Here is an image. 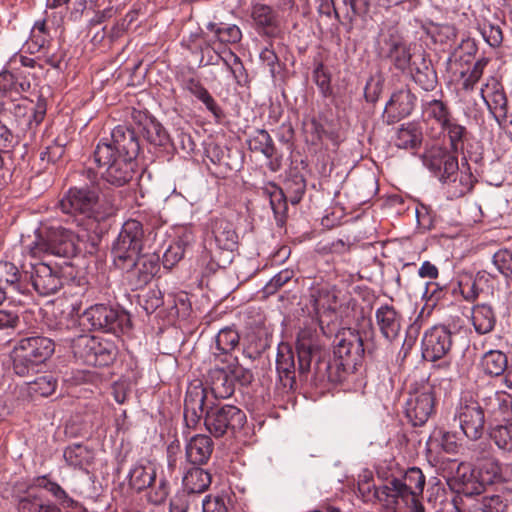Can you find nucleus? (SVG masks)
Wrapping results in <instances>:
<instances>
[{"instance_id": "obj_13", "label": "nucleus", "mask_w": 512, "mask_h": 512, "mask_svg": "<svg viewBox=\"0 0 512 512\" xmlns=\"http://www.w3.org/2000/svg\"><path fill=\"white\" fill-rule=\"evenodd\" d=\"M452 333L444 325H435L428 329L421 341L422 358L434 363L437 370L447 371L451 367Z\"/></svg>"}, {"instance_id": "obj_48", "label": "nucleus", "mask_w": 512, "mask_h": 512, "mask_svg": "<svg viewBox=\"0 0 512 512\" xmlns=\"http://www.w3.org/2000/svg\"><path fill=\"white\" fill-rule=\"evenodd\" d=\"M248 148L252 152H259L267 159H272L276 155L274 141L267 130L257 129L248 139Z\"/></svg>"}, {"instance_id": "obj_3", "label": "nucleus", "mask_w": 512, "mask_h": 512, "mask_svg": "<svg viewBox=\"0 0 512 512\" xmlns=\"http://www.w3.org/2000/svg\"><path fill=\"white\" fill-rule=\"evenodd\" d=\"M81 175L88 182L69 187L59 200L58 207L77 226L102 235L107 231L108 220L116 215L117 208L111 200L100 196L101 171L87 167Z\"/></svg>"}, {"instance_id": "obj_20", "label": "nucleus", "mask_w": 512, "mask_h": 512, "mask_svg": "<svg viewBox=\"0 0 512 512\" xmlns=\"http://www.w3.org/2000/svg\"><path fill=\"white\" fill-rule=\"evenodd\" d=\"M7 498L15 504L17 512H62L56 503L41 494L31 492V486L24 481L15 482Z\"/></svg>"}, {"instance_id": "obj_32", "label": "nucleus", "mask_w": 512, "mask_h": 512, "mask_svg": "<svg viewBox=\"0 0 512 512\" xmlns=\"http://www.w3.org/2000/svg\"><path fill=\"white\" fill-rule=\"evenodd\" d=\"M482 407L488 417L498 422L512 420V394L505 391H495L482 397Z\"/></svg>"}, {"instance_id": "obj_4", "label": "nucleus", "mask_w": 512, "mask_h": 512, "mask_svg": "<svg viewBox=\"0 0 512 512\" xmlns=\"http://www.w3.org/2000/svg\"><path fill=\"white\" fill-rule=\"evenodd\" d=\"M207 389L201 382L190 383L184 398V422L196 429L203 421L206 431L216 439L235 437L247 423L246 413L232 404H207Z\"/></svg>"}, {"instance_id": "obj_15", "label": "nucleus", "mask_w": 512, "mask_h": 512, "mask_svg": "<svg viewBox=\"0 0 512 512\" xmlns=\"http://www.w3.org/2000/svg\"><path fill=\"white\" fill-rule=\"evenodd\" d=\"M28 271L29 296L34 290L40 296H50L60 291L67 278L62 267L50 265L43 261H30L26 265Z\"/></svg>"}, {"instance_id": "obj_35", "label": "nucleus", "mask_w": 512, "mask_h": 512, "mask_svg": "<svg viewBox=\"0 0 512 512\" xmlns=\"http://www.w3.org/2000/svg\"><path fill=\"white\" fill-rule=\"evenodd\" d=\"M276 370L278 379L284 388L292 389L296 383L295 359L292 348L287 344H280L276 357Z\"/></svg>"}, {"instance_id": "obj_54", "label": "nucleus", "mask_w": 512, "mask_h": 512, "mask_svg": "<svg viewBox=\"0 0 512 512\" xmlns=\"http://www.w3.org/2000/svg\"><path fill=\"white\" fill-rule=\"evenodd\" d=\"M458 153H453L451 150L446 151L445 164L441 163V174L438 179L444 184H455L459 172Z\"/></svg>"}, {"instance_id": "obj_23", "label": "nucleus", "mask_w": 512, "mask_h": 512, "mask_svg": "<svg viewBox=\"0 0 512 512\" xmlns=\"http://www.w3.org/2000/svg\"><path fill=\"white\" fill-rule=\"evenodd\" d=\"M248 16L250 26L259 36L274 39L280 35L281 20L274 7L262 2H252Z\"/></svg>"}, {"instance_id": "obj_9", "label": "nucleus", "mask_w": 512, "mask_h": 512, "mask_svg": "<svg viewBox=\"0 0 512 512\" xmlns=\"http://www.w3.org/2000/svg\"><path fill=\"white\" fill-rule=\"evenodd\" d=\"M377 56L387 61L392 68L405 74L416 55L411 52V45L396 25L383 24L376 39Z\"/></svg>"}, {"instance_id": "obj_21", "label": "nucleus", "mask_w": 512, "mask_h": 512, "mask_svg": "<svg viewBox=\"0 0 512 512\" xmlns=\"http://www.w3.org/2000/svg\"><path fill=\"white\" fill-rule=\"evenodd\" d=\"M27 263L20 267L9 261H0V287L12 301L29 296Z\"/></svg>"}, {"instance_id": "obj_49", "label": "nucleus", "mask_w": 512, "mask_h": 512, "mask_svg": "<svg viewBox=\"0 0 512 512\" xmlns=\"http://www.w3.org/2000/svg\"><path fill=\"white\" fill-rule=\"evenodd\" d=\"M477 30L490 47L497 48L502 44L503 31L499 19L489 20L483 18L477 20Z\"/></svg>"}, {"instance_id": "obj_64", "label": "nucleus", "mask_w": 512, "mask_h": 512, "mask_svg": "<svg viewBox=\"0 0 512 512\" xmlns=\"http://www.w3.org/2000/svg\"><path fill=\"white\" fill-rule=\"evenodd\" d=\"M170 494V482L165 478L161 477L158 480L157 485L154 488H151L148 493L147 499L148 502L153 505H161L163 504Z\"/></svg>"}, {"instance_id": "obj_63", "label": "nucleus", "mask_w": 512, "mask_h": 512, "mask_svg": "<svg viewBox=\"0 0 512 512\" xmlns=\"http://www.w3.org/2000/svg\"><path fill=\"white\" fill-rule=\"evenodd\" d=\"M260 60L262 63L269 68V72L273 79H277L283 72V65L279 60V57L275 53V51L266 47L260 52Z\"/></svg>"}, {"instance_id": "obj_53", "label": "nucleus", "mask_w": 512, "mask_h": 512, "mask_svg": "<svg viewBox=\"0 0 512 512\" xmlns=\"http://www.w3.org/2000/svg\"><path fill=\"white\" fill-rule=\"evenodd\" d=\"M285 187L291 204H298L306 192L307 181L305 176L299 172H292L285 181Z\"/></svg>"}, {"instance_id": "obj_8", "label": "nucleus", "mask_w": 512, "mask_h": 512, "mask_svg": "<svg viewBox=\"0 0 512 512\" xmlns=\"http://www.w3.org/2000/svg\"><path fill=\"white\" fill-rule=\"evenodd\" d=\"M54 351L55 343L48 337L35 335L19 339L10 352L13 372L20 377L37 372Z\"/></svg>"}, {"instance_id": "obj_5", "label": "nucleus", "mask_w": 512, "mask_h": 512, "mask_svg": "<svg viewBox=\"0 0 512 512\" xmlns=\"http://www.w3.org/2000/svg\"><path fill=\"white\" fill-rule=\"evenodd\" d=\"M238 244L239 236L233 222L224 217L209 219L204 231L203 250L197 258L202 275L208 277L229 266Z\"/></svg>"}, {"instance_id": "obj_57", "label": "nucleus", "mask_w": 512, "mask_h": 512, "mask_svg": "<svg viewBox=\"0 0 512 512\" xmlns=\"http://www.w3.org/2000/svg\"><path fill=\"white\" fill-rule=\"evenodd\" d=\"M66 139L58 136L40 153V160L48 164H55L65 153Z\"/></svg>"}, {"instance_id": "obj_27", "label": "nucleus", "mask_w": 512, "mask_h": 512, "mask_svg": "<svg viewBox=\"0 0 512 512\" xmlns=\"http://www.w3.org/2000/svg\"><path fill=\"white\" fill-rule=\"evenodd\" d=\"M409 78L424 92H433L439 85L437 72L431 59L425 53L414 57L406 73Z\"/></svg>"}, {"instance_id": "obj_28", "label": "nucleus", "mask_w": 512, "mask_h": 512, "mask_svg": "<svg viewBox=\"0 0 512 512\" xmlns=\"http://www.w3.org/2000/svg\"><path fill=\"white\" fill-rule=\"evenodd\" d=\"M195 234L191 228H184L166 247L160 258V264L166 271H171L184 259L185 254L195 243Z\"/></svg>"}, {"instance_id": "obj_38", "label": "nucleus", "mask_w": 512, "mask_h": 512, "mask_svg": "<svg viewBox=\"0 0 512 512\" xmlns=\"http://www.w3.org/2000/svg\"><path fill=\"white\" fill-rule=\"evenodd\" d=\"M206 29L213 35L207 42L209 47L216 42L224 45L237 44L243 37L240 27L233 23L210 21L206 24Z\"/></svg>"}, {"instance_id": "obj_62", "label": "nucleus", "mask_w": 512, "mask_h": 512, "mask_svg": "<svg viewBox=\"0 0 512 512\" xmlns=\"http://www.w3.org/2000/svg\"><path fill=\"white\" fill-rule=\"evenodd\" d=\"M433 441L438 442L441 449L449 454L458 452L460 444L456 433L439 430L434 433Z\"/></svg>"}, {"instance_id": "obj_56", "label": "nucleus", "mask_w": 512, "mask_h": 512, "mask_svg": "<svg viewBox=\"0 0 512 512\" xmlns=\"http://www.w3.org/2000/svg\"><path fill=\"white\" fill-rule=\"evenodd\" d=\"M57 388V379L51 375H43L37 377L33 382L30 383V391L41 397H48L52 395Z\"/></svg>"}, {"instance_id": "obj_17", "label": "nucleus", "mask_w": 512, "mask_h": 512, "mask_svg": "<svg viewBox=\"0 0 512 512\" xmlns=\"http://www.w3.org/2000/svg\"><path fill=\"white\" fill-rule=\"evenodd\" d=\"M392 499L395 505L399 500L412 503V507L422 505L419 497L423 494L426 477L419 467L408 468L401 478H388Z\"/></svg>"}, {"instance_id": "obj_51", "label": "nucleus", "mask_w": 512, "mask_h": 512, "mask_svg": "<svg viewBox=\"0 0 512 512\" xmlns=\"http://www.w3.org/2000/svg\"><path fill=\"white\" fill-rule=\"evenodd\" d=\"M505 464L495 458L483 461L478 468V476L485 485H494L501 482Z\"/></svg>"}, {"instance_id": "obj_31", "label": "nucleus", "mask_w": 512, "mask_h": 512, "mask_svg": "<svg viewBox=\"0 0 512 512\" xmlns=\"http://www.w3.org/2000/svg\"><path fill=\"white\" fill-rule=\"evenodd\" d=\"M376 325L381 335L389 342L395 341L402 327L403 317L393 305L383 304L375 311Z\"/></svg>"}, {"instance_id": "obj_6", "label": "nucleus", "mask_w": 512, "mask_h": 512, "mask_svg": "<svg viewBox=\"0 0 512 512\" xmlns=\"http://www.w3.org/2000/svg\"><path fill=\"white\" fill-rule=\"evenodd\" d=\"M319 299L320 287L313 281L304 304L312 323L300 329L296 341L298 372L300 377L306 379L311 372L312 364L316 372L320 364V335L317 331L320 327Z\"/></svg>"}, {"instance_id": "obj_41", "label": "nucleus", "mask_w": 512, "mask_h": 512, "mask_svg": "<svg viewBox=\"0 0 512 512\" xmlns=\"http://www.w3.org/2000/svg\"><path fill=\"white\" fill-rule=\"evenodd\" d=\"M239 340L240 336L235 329L231 327L221 329L215 337V347L212 352L215 359L222 363L229 362L228 357L238 346Z\"/></svg>"}, {"instance_id": "obj_55", "label": "nucleus", "mask_w": 512, "mask_h": 512, "mask_svg": "<svg viewBox=\"0 0 512 512\" xmlns=\"http://www.w3.org/2000/svg\"><path fill=\"white\" fill-rule=\"evenodd\" d=\"M447 148L432 147L427 150L423 155V164L427 167L437 178L441 174V163L445 164V153Z\"/></svg>"}, {"instance_id": "obj_18", "label": "nucleus", "mask_w": 512, "mask_h": 512, "mask_svg": "<svg viewBox=\"0 0 512 512\" xmlns=\"http://www.w3.org/2000/svg\"><path fill=\"white\" fill-rule=\"evenodd\" d=\"M454 419L459 422L463 434L470 440L482 437L485 414L482 405L472 395H464L456 407Z\"/></svg>"}, {"instance_id": "obj_52", "label": "nucleus", "mask_w": 512, "mask_h": 512, "mask_svg": "<svg viewBox=\"0 0 512 512\" xmlns=\"http://www.w3.org/2000/svg\"><path fill=\"white\" fill-rule=\"evenodd\" d=\"M330 4L337 18L343 16L351 19L367 10L366 0H330Z\"/></svg>"}, {"instance_id": "obj_14", "label": "nucleus", "mask_w": 512, "mask_h": 512, "mask_svg": "<svg viewBox=\"0 0 512 512\" xmlns=\"http://www.w3.org/2000/svg\"><path fill=\"white\" fill-rule=\"evenodd\" d=\"M434 412V385L428 379L412 383L404 406L408 421L415 427L423 426Z\"/></svg>"}, {"instance_id": "obj_19", "label": "nucleus", "mask_w": 512, "mask_h": 512, "mask_svg": "<svg viewBox=\"0 0 512 512\" xmlns=\"http://www.w3.org/2000/svg\"><path fill=\"white\" fill-rule=\"evenodd\" d=\"M119 269L125 272L131 289L139 290L147 286L160 271V256L157 252L140 253L133 259L130 267Z\"/></svg>"}, {"instance_id": "obj_60", "label": "nucleus", "mask_w": 512, "mask_h": 512, "mask_svg": "<svg viewBox=\"0 0 512 512\" xmlns=\"http://www.w3.org/2000/svg\"><path fill=\"white\" fill-rule=\"evenodd\" d=\"M193 96L205 106L207 111L213 115L216 121H220L222 118H224L225 114L223 109L218 105L214 97L205 86Z\"/></svg>"}, {"instance_id": "obj_47", "label": "nucleus", "mask_w": 512, "mask_h": 512, "mask_svg": "<svg viewBox=\"0 0 512 512\" xmlns=\"http://www.w3.org/2000/svg\"><path fill=\"white\" fill-rule=\"evenodd\" d=\"M441 130L449 139L450 150L453 153H463L464 142L467 140L469 135L467 128L460 124L454 117L447 124L441 127Z\"/></svg>"}, {"instance_id": "obj_45", "label": "nucleus", "mask_w": 512, "mask_h": 512, "mask_svg": "<svg viewBox=\"0 0 512 512\" xmlns=\"http://www.w3.org/2000/svg\"><path fill=\"white\" fill-rule=\"evenodd\" d=\"M423 140L421 128L414 122L401 125L398 129L395 145L406 150H415L420 147Z\"/></svg>"}, {"instance_id": "obj_37", "label": "nucleus", "mask_w": 512, "mask_h": 512, "mask_svg": "<svg viewBox=\"0 0 512 512\" xmlns=\"http://www.w3.org/2000/svg\"><path fill=\"white\" fill-rule=\"evenodd\" d=\"M264 197L269 198L270 206L278 227H283L288 218V196L274 182H268L261 188Z\"/></svg>"}, {"instance_id": "obj_46", "label": "nucleus", "mask_w": 512, "mask_h": 512, "mask_svg": "<svg viewBox=\"0 0 512 512\" xmlns=\"http://www.w3.org/2000/svg\"><path fill=\"white\" fill-rule=\"evenodd\" d=\"M63 457L67 465L74 468L85 469L93 463L94 453L89 447L75 443L65 448Z\"/></svg>"}, {"instance_id": "obj_11", "label": "nucleus", "mask_w": 512, "mask_h": 512, "mask_svg": "<svg viewBox=\"0 0 512 512\" xmlns=\"http://www.w3.org/2000/svg\"><path fill=\"white\" fill-rule=\"evenodd\" d=\"M65 340L70 341L74 358L88 366L107 367L116 360L118 354L115 343L102 337L78 335Z\"/></svg>"}, {"instance_id": "obj_36", "label": "nucleus", "mask_w": 512, "mask_h": 512, "mask_svg": "<svg viewBox=\"0 0 512 512\" xmlns=\"http://www.w3.org/2000/svg\"><path fill=\"white\" fill-rule=\"evenodd\" d=\"M357 490L358 496L363 502L372 503L379 501L387 507L395 505V500L391 496L388 479L383 485L376 487L372 476H365L363 480L358 482Z\"/></svg>"}, {"instance_id": "obj_12", "label": "nucleus", "mask_w": 512, "mask_h": 512, "mask_svg": "<svg viewBox=\"0 0 512 512\" xmlns=\"http://www.w3.org/2000/svg\"><path fill=\"white\" fill-rule=\"evenodd\" d=\"M80 252L79 238L70 229L62 226H49L44 228L36 237L31 247V256L41 254L54 255L63 258H72Z\"/></svg>"}, {"instance_id": "obj_58", "label": "nucleus", "mask_w": 512, "mask_h": 512, "mask_svg": "<svg viewBox=\"0 0 512 512\" xmlns=\"http://www.w3.org/2000/svg\"><path fill=\"white\" fill-rule=\"evenodd\" d=\"M488 63L489 59L482 57L474 63L472 69L468 73L462 72V88L464 90L469 91L474 89V86L481 79L483 71Z\"/></svg>"}, {"instance_id": "obj_50", "label": "nucleus", "mask_w": 512, "mask_h": 512, "mask_svg": "<svg viewBox=\"0 0 512 512\" xmlns=\"http://www.w3.org/2000/svg\"><path fill=\"white\" fill-rule=\"evenodd\" d=\"M489 437L499 450L504 453L512 452V420L505 424L490 427Z\"/></svg>"}, {"instance_id": "obj_30", "label": "nucleus", "mask_w": 512, "mask_h": 512, "mask_svg": "<svg viewBox=\"0 0 512 512\" xmlns=\"http://www.w3.org/2000/svg\"><path fill=\"white\" fill-rule=\"evenodd\" d=\"M479 367L486 376H504V384L512 389V368H508V358L504 352L493 349L485 352L480 358Z\"/></svg>"}, {"instance_id": "obj_59", "label": "nucleus", "mask_w": 512, "mask_h": 512, "mask_svg": "<svg viewBox=\"0 0 512 512\" xmlns=\"http://www.w3.org/2000/svg\"><path fill=\"white\" fill-rule=\"evenodd\" d=\"M424 296L427 301L436 305L440 301L448 300L447 282L429 281L426 283Z\"/></svg>"}, {"instance_id": "obj_42", "label": "nucleus", "mask_w": 512, "mask_h": 512, "mask_svg": "<svg viewBox=\"0 0 512 512\" xmlns=\"http://www.w3.org/2000/svg\"><path fill=\"white\" fill-rule=\"evenodd\" d=\"M182 482L184 490L189 494H200L210 487L212 476L202 465H192L185 472Z\"/></svg>"}, {"instance_id": "obj_39", "label": "nucleus", "mask_w": 512, "mask_h": 512, "mask_svg": "<svg viewBox=\"0 0 512 512\" xmlns=\"http://www.w3.org/2000/svg\"><path fill=\"white\" fill-rule=\"evenodd\" d=\"M156 468L150 462L140 461L136 463L128 473V485L139 493L150 488L156 482Z\"/></svg>"}, {"instance_id": "obj_2", "label": "nucleus", "mask_w": 512, "mask_h": 512, "mask_svg": "<svg viewBox=\"0 0 512 512\" xmlns=\"http://www.w3.org/2000/svg\"><path fill=\"white\" fill-rule=\"evenodd\" d=\"M140 150V137L130 120L129 124L115 126L109 138H101L91 157L101 170L102 180L119 188L133 180L138 169L137 157Z\"/></svg>"}, {"instance_id": "obj_24", "label": "nucleus", "mask_w": 512, "mask_h": 512, "mask_svg": "<svg viewBox=\"0 0 512 512\" xmlns=\"http://www.w3.org/2000/svg\"><path fill=\"white\" fill-rule=\"evenodd\" d=\"M131 124L134 125L138 136L158 147H166L170 142V136L165 127L148 111L132 108L130 112Z\"/></svg>"}, {"instance_id": "obj_29", "label": "nucleus", "mask_w": 512, "mask_h": 512, "mask_svg": "<svg viewBox=\"0 0 512 512\" xmlns=\"http://www.w3.org/2000/svg\"><path fill=\"white\" fill-rule=\"evenodd\" d=\"M31 73H23L15 67V61H8L0 72V93L21 95L31 89Z\"/></svg>"}, {"instance_id": "obj_43", "label": "nucleus", "mask_w": 512, "mask_h": 512, "mask_svg": "<svg viewBox=\"0 0 512 512\" xmlns=\"http://www.w3.org/2000/svg\"><path fill=\"white\" fill-rule=\"evenodd\" d=\"M496 314L492 306L482 303L472 308V324L479 335L492 332L496 325Z\"/></svg>"}, {"instance_id": "obj_1", "label": "nucleus", "mask_w": 512, "mask_h": 512, "mask_svg": "<svg viewBox=\"0 0 512 512\" xmlns=\"http://www.w3.org/2000/svg\"><path fill=\"white\" fill-rule=\"evenodd\" d=\"M340 306L338 291L333 287L324 293L322 288V348L332 349L326 365L331 383L342 382L348 371L360 363L365 351L360 333L341 326V317L337 313Z\"/></svg>"}, {"instance_id": "obj_7", "label": "nucleus", "mask_w": 512, "mask_h": 512, "mask_svg": "<svg viewBox=\"0 0 512 512\" xmlns=\"http://www.w3.org/2000/svg\"><path fill=\"white\" fill-rule=\"evenodd\" d=\"M157 232L146 223V217L139 215L138 218L126 220L117 238L112 243L111 255L116 268H126L132 265L133 259L142 253L146 243L155 239Z\"/></svg>"}, {"instance_id": "obj_25", "label": "nucleus", "mask_w": 512, "mask_h": 512, "mask_svg": "<svg viewBox=\"0 0 512 512\" xmlns=\"http://www.w3.org/2000/svg\"><path fill=\"white\" fill-rule=\"evenodd\" d=\"M422 119L426 123H433L440 128L454 118L449 102L445 100L442 89L434 95H424L420 99Z\"/></svg>"}, {"instance_id": "obj_34", "label": "nucleus", "mask_w": 512, "mask_h": 512, "mask_svg": "<svg viewBox=\"0 0 512 512\" xmlns=\"http://www.w3.org/2000/svg\"><path fill=\"white\" fill-rule=\"evenodd\" d=\"M213 436L196 434L185 445V458L191 465H206L214 451Z\"/></svg>"}, {"instance_id": "obj_40", "label": "nucleus", "mask_w": 512, "mask_h": 512, "mask_svg": "<svg viewBox=\"0 0 512 512\" xmlns=\"http://www.w3.org/2000/svg\"><path fill=\"white\" fill-rule=\"evenodd\" d=\"M28 484L31 486V490L39 488L47 491L58 503V506L74 508L77 505V502L56 481L52 480L49 475L34 477L32 482Z\"/></svg>"}, {"instance_id": "obj_10", "label": "nucleus", "mask_w": 512, "mask_h": 512, "mask_svg": "<svg viewBox=\"0 0 512 512\" xmlns=\"http://www.w3.org/2000/svg\"><path fill=\"white\" fill-rule=\"evenodd\" d=\"M81 325L89 330L111 333L116 336L132 328L130 314L110 304L97 303L86 308L80 316Z\"/></svg>"}, {"instance_id": "obj_44", "label": "nucleus", "mask_w": 512, "mask_h": 512, "mask_svg": "<svg viewBox=\"0 0 512 512\" xmlns=\"http://www.w3.org/2000/svg\"><path fill=\"white\" fill-rule=\"evenodd\" d=\"M211 390L215 398L226 399L235 392L234 380L224 368H215L209 371Z\"/></svg>"}, {"instance_id": "obj_26", "label": "nucleus", "mask_w": 512, "mask_h": 512, "mask_svg": "<svg viewBox=\"0 0 512 512\" xmlns=\"http://www.w3.org/2000/svg\"><path fill=\"white\" fill-rule=\"evenodd\" d=\"M417 100L416 94L407 86L395 90L385 105L386 122L394 124L410 116L416 107Z\"/></svg>"}, {"instance_id": "obj_22", "label": "nucleus", "mask_w": 512, "mask_h": 512, "mask_svg": "<svg viewBox=\"0 0 512 512\" xmlns=\"http://www.w3.org/2000/svg\"><path fill=\"white\" fill-rule=\"evenodd\" d=\"M301 136L305 157L300 160V165L303 170L312 173L320 164V122L315 114L304 116Z\"/></svg>"}, {"instance_id": "obj_16", "label": "nucleus", "mask_w": 512, "mask_h": 512, "mask_svg": "<svg viewBox=\"0 0 512 512\" xmlns=\"http://www.w3.org/2000/svg\"><path fill=\"white\" fill-rule=\"evenodd\" d=\"M204 155L210 161L207 164L210 174L219 179H226L243 167L244 155L240 150L213 141L205 143Z\"/></svg>"}, {"instance_id": "obj_61", "label": "nucleus", "mask_w": 512, "mask_h": 512, "mask_svg": "<svg viewBox=\"0 0 512 512\" xmlns=\"http://www.w3.org/2000/svg\"><path fill=\"white\" fill-rule=\"evenodd\" d=\"M493 264L506 278L512 280V250L500 249L493 255Z\"/></svg>"}, {"instance_id": "obj_33", "label": "nucleus", "mask_w": 512, "mask_h": 512, "mask_svg": "<svg viewBox=\"0 0 512 512\" xmlns=\"http://www.w3.org/2000/svg\"><path fill=\"white\" fill-rule=\"evenodd\" d=\"M481 96L495 120L499 125H502L506 120L508 110L507 97L502 85L497 80L492 79L491 84L487 83L481 89Z\"/></svg>"}]
</instances>
